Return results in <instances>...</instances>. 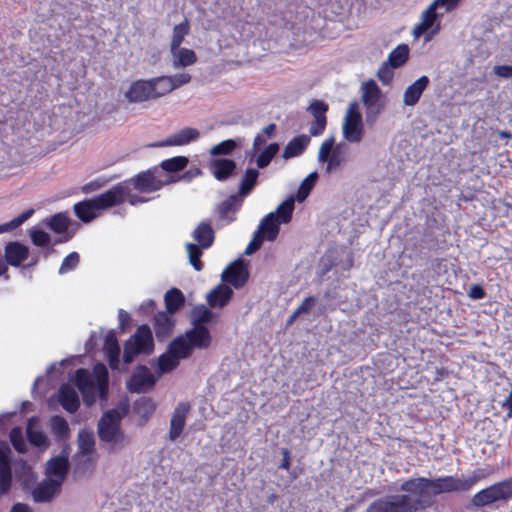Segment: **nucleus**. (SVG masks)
<instances>
[{"instance_id":"9b49d317","label":"nucleus","mask_w":512,"mask_h":512,"mask_svg":"<svg viewBox=\"0 0 512 512\" xmlns=\"http://www.w3.org/2000/svg\"><path fill=\"white\" fill-rule=\"evenodd\" d=\"M157 380L146 365L140 364L128 380L127 389L131 393H145L155 386Z\"/></svg>"},{"instance_id":"f8f14e48","label":"nucleus","mask_w":512,"mask_h":512,"mask_svg":"<svg viewBox=\"0 0 512 512\" xmlns=\"http://www.w3.org/2000/svg\"><path fill=\"white\" fill-rule=\"evenodd\" d=\"M70 382L79 390L87 407H91L96 402V392L89 370L78 368L70 377Z\"/></svg>"},{"instance_id":"4be33fe9","label":"nucleus","mask_w":512,"mask_h":512,"mask_svg":"<svg viewBox=\"0 0 512 512\" xmlns=\"http://www.w3.org/2000/svg\"><path fill=\"white\" fill-rule=\"evenodd\" d=\"M156 410V404L152 398L141 396L132 405V412L138 417L136 425L144 427Z\"/></svg>"},{"instance_id":"473e14b6","label":"nucleus","mask_w":512,"mask_h":512,"mask_svg":"<svg viewBox=\"0 0 512 512\" xmlns=\"http://www.w3.org/2000/svg\"><path fill=\"white\" fill-rule=\"evenodd\" d=\"M167 349L173 353L179 360L189 358L194 349L185 337V334L178 335L168 345Z\"/></svg>"},{"instance_id":"0e129e2a","label":"nucleus","mask_w":512,"mask_h":512,"mask_svg":"<svg viewBox=\"0 0 512 512\" xmlns=\"http://www.w3.org/2000/svg\"><path fill=\"white\" fill-rule=\"evenodd\" d=\"M336 262L332 256L324 255L320 260V269L318 271V276L323 278L328 272H330L335 266Z\"/></svg>"},{"instance_id":"bb28decb","label":"nucleus","mask_w":512,"mask_h":512,"mask_svg":"<svg viewBox=\"0 0 512 512\" xmlns=\"http://www.w3.org/2000/svg\"><path fill=\"white\" fill-rule=\"evenodd\" d=\"M175 320L170 314L160 311L154 316V331L159 342L166 341L173 333Z\"/></svg>"},{"instance_id":"20e7f679","label":"nucleus","mask_w":512,"mask_h":512,"mask_svg":"<svg viewBox=\"0 0 512 512\" xmlns=\"http://www.w3.org/2000/svg\"><path fill=\"white\" fill-rule=\"evenodd\" d=\"M114 411H105L97 424L99 440L109 445V451H120L130 444L129 437L121 428L119 419L114 418Z\"/></svg>"},{"instance_id":"680f3d73","label":"nucleus","mask_w":512,"mask_h":512,"mask_svg":"<svg viewBox=\"0 0 512 512\" xmlns=\"http://www.w3.org/2000/svg\"><path fill=\"white\" fill-rule=\"evenodd\" d=\"M335 145V139L333 136L326 139L322 144L318 152V161L321 163H325L327 160V155L333 151Z\"/></svg>"},{"instance_id":"f257e3e1","label":"nucleus","mask_w":512,"mask_h":512,"mask_svg":"<svg viewBox=\"0 0 512 512\" xmlns=\"http://www.w3.org/2000/svg\"><path fill=\"white\" fill-rule=\"evenodd\" d=\"M486 477L483 469H475L469 476L444 475L438 477L416 476L404 479L400 493L386 494L375 499L366 512H425L432 508L439 495L468 493Z\"/></svg>"},{"instance_id":"37998d69","label":"nucleus","mask_w":512,"mask_h":512,"mask_svg":"<svg viewBox=\"0 0 512 512\" xmlns=\"http://www.w3.org/2000/svg\"><path fill=\"white\" fill-rule=\"evenodd\" d=\"M319 178V175L316 171L311 172L308 174L303 181L301 182L296 194L294 195L296 197V200L301 203L307 199V197L310 195L311 191L313 190L314 186L316 185V182Z\"/></svg>"},{"instance_id":"052dcab7","label":"nucleus","mask_w":512,"mask_h":512,"mask_svg":"<svg viewBox=\"0 0 512 512\" xmlns=\"http://www.w3.org/2000/svg\"><path fill=\"white\" fill-rule=\"evenodd\" d=\"M393 69L394 68L390 67V65L386 64V62H383L378 69L377 77L383 85H389L392 82L394 77Z\"/></svg>"},{"instance_id":"bf43d9fd","label":"nucleus","mask_w":512,"mask_h":512,"mask_svg":"<svg viewBox=\"0 0 512 512\" xmlns=\"http://www.w3.org/2000/svg\"><path fill=\"white\" fill-rule=\"evenodd\" d=\"M201 174H202V171L200 168L191 167L189 170L183 172L182 174H180L178 176H168L166 178V182H169V184L175 183L178 181L190 182L192 179H194L195 177H197Z\"/></svg>"},{"instance_id":"2f4dec72","label":"nucleus","mask_w":512,"mask_h":512,"mask_svg":"<svg viewBox=\"0 0 512 512\" xmlns=\"http://www.w3.org/2000/svg\"><path fill=\"white\" fill-rule=\"evenodd\" d=\"M189 164V159L186 156H175L160 163L159 169L162 173L165 172L168 176H178L179 173L186 169Z\"/></svg>"},{"instance_id":"5fc2aeb1","label":"nucleus","mask_w":512,"mask_h":512,"mask_svg":"<svg viewBox=\"0 0 512 512\" xmlns=\"http://www.w3.org/2000/svg\"><path fill=\"white\" fill-rule=\"evenodd\" d=\"M237 143L233 139L224 140L210 149V155L212 156H226L232 154L236 149Z\"/></svg>"},{"instance_id":"13d9d810","label":"nucleus","mask_w":512,"mask_h":512,"mask_svg":"<svg viewBox=\"0 0 512 512\" xmlns=\"http://www.w3.org/2000/svg\"><path fill=\"white\" fill-rule=\"evenodd\" d=\"M340 145H337V147L331 151L329 155H327V160L325 163H327L326 166V172L331 173L332 171L336 170L338 167H340L343 163V158L340 154Z\"/></svg>"},{"instance_id":"7ed1b4c3","label":"nucleus","mask_w":512,"mask_h":512,"mask_svg":"<svg viewBox=\"0 0 512 512\" xmlns=\"http://www.w3.org/2000/svg\"><path fill=\"white\" fill-rule=\"evenodd\" d=\"M512 499V476L496 482L473 495L466 508L479 511L484 507H492L496 503H507Z\"/></svg>"},{"instance_id":"f3484780","label":"nucleus","mask_w":512,"mask_h":512,"mask_svg":"<svg viewBox=\"0 0 512 512\" xmlns=\"http://www.w3.org/2000/svg\"><path fill=\"white\" fill-rule=\"evenodd\" d=\"M30 256L29 247L19 241H10L4 248V263L8 266L20 267Z\"/></svg>"},{"instance_id":"864d4df0","label":"nucleus","mask_w":512,"mask_h":512,"mask_svg":"<svg viewBox=\"0 0 512 512\" xmlns=\"http://www.w3.org/2000/svg\"><path fill=\"white\" fill-rule=\"evenodd\" d=\"M9 438L13 448L20 454H25L28 450L26 440L23 436L21 427H13L9 433Z\"/></svg>"},{"instance_id":"2eb2a0df","label":"nucleus","mask_w":512,"mask_h":512,"mask_svg":"<svg viewBox=\"0 0 512 512\" xmlns=\"http://www.w3.org/2000/svg\"><path fill=\"white\" fill-rule=\"evenodd\" d=\"M61 489L59 481L46 477L33 488L31 495L36 503H49L60 494Z\"/></svg>"},{"instance_id":"09e8293b","label":"nucleus","mask_w":512,"mask_h":512,"mask_svg":"<svg viewBox=\"0 0 512 512\" xmlns=\"http://www.w3.org/2000/svg\"><path fill=\"white\" fill-rule=\"evenodd\" d=\"M28 235L33 245L45 249V247L52 245V238L43 229L33 226L28 230Z\"/></svg>"},{"instance_id":"ddd939ff","label":"nucleus","mask_w":512,"mask_h":512,"mask_svg":"<svg viewBox=\"0 0 512 512\" xmlns=\"http://www.w3.org/2000/svg\"><path fill=\"white\" fill-rule=\"evenodd\" d=\"M248 264L241 259L231 262L222 272L221 280L235 289H241L249 279Z\"/></svg>"},{"instance_id":"7c9ffc66","label":"nucleus","mask_w":512,"mask_h":512,"mask_svg":"<svg viewBox=\"0 0 512 512\" xmlns=\"http://www.w3.org/2000/svg\"><path fill=\"white\" fill-rule=\"evenodd\" d=\"M243 198L237 193L230 195L217 206V212L220 219H228V222L235 220V217L229 218V213H236L243 204Z\"/></svg>"},{"instance_id":"f704fd0d","label":"nucleus","mask_w":512,"mask_h":512,"mask_svg":"<svg viewBox=\"0 0 512 512\" xmlns=\"http://www.w3.org/2000/svg\"><path fill=\"white\" fill-rule=\"evenodd\" d=\"M260 173L256 168H247L241 178L237 194L243 199L248 196L258 183Z\"/></svg>"},{"instance_id":"e433bc0d","label":"nucleus","mask_w":512,"mask_h":512,"mask_svg":"<svg viewBox=\"0 0 512 512\" xmlns=\"http://www.w3.org/2000/svg\"><path fill=\"white\" fill-rule=\"evenodd\" d=\"M166 313L174 314L179 311L185 304V296L178 288L169 289L164 296Z\"/></svg>"},{"instance_id":"a211bd4d","label":"nucleus","mask_w":512,"mask_h":512,"mask_svg":"<svg viewBox=\"0 0 512 512\" xmlns=\"http://www.w3.org/2000/svg\"><path fill=\"white\" fill-rule=\"evenodd\" d=\"M199 137L200 133L196 128L185 127L166 139L151 144L150 147L183 146L196 141Z\"/></svg>"},{"instance_id":"774afa93","label":"nucleus","mask_w":512,"mask_h":512,"mask_svg":"<svg viewBox=\"0 0 512 512\" xmlns=\"http://www.w3.org/2000/svg\"><path fill=\"white\" fill-rule=\"evenodd\" d=\"M105 359L112 370H118L120 365V349L104 352Z\"/></svg>"},{"instance_id":"de8ad7c7","label":"nucleus","mask_w":512,"mask_h":512,"mask_svg":"<svg viewBox=\"0 0 512 512\" xmlns=\"http://www.w3.org/2000/svg\"><path fill=\"white\" fill-rule=\"evenodd\" d=\"M280 145L276 142L267 145L256 158V165L259 169L266 168L272 159L278 154Z\"/></svg>"},{"instance_id":"c9c22d12","label":"nucleus","mask_w":512,"mask_h":512,"mask_svg":"<svg viewBox=\"0 0 512 512\" xmlns=\"http://www.w3.org/2000/svg\"><path fill=\"white\" fill-rule=\"evenodd\" d=\"M193 237L198 245L204 248H210L214 243L215 233L209 223L202 221L193 231Z\"/></svg>"},{"instance_id":"0eeeda50","label":"nucleus","mask_w":512,"mask_h":512,"mask_svg":"<svg viewBox=\"0 0 512 512\" xmlns=\"http://www.w3.org/2000/svg\"><path fill=\"white\" fill-rule=\"evenodd\" d=\"M342 131L348 142L359 143L363 139L364 125L358 102L353 101L349 104Z\"/></svg>"},{"instance_id":"c85d7f7f","label":"nucleus","mask_w":512,"mask_h":512,"mask_svg":"<svg viewBox=\"0 0 512 512\" xmlns=\"http://www.w3.org/2000/svg\"><path fill=\"white\" fill-rule=\"evenodd\" d=\"M37 423V417L28 420L26 427L27 440L33 447L45 450L50 446V441L44 431L37 427Z\"/></svg>"},{"instance_id":"4468645a","label":"nucleus","mask_w":512,"mask_h":512,"mask_svg":"<svg viewBox=\"0 0 512 512\" xmlns=\"http://www.w3.org/2000/svg\"><path fill=\"white\" fill-rule=\"evenodd\" d=\"M446 233L445 227L432 226L425 228L423 235L419 242V252L427 258V253L430 251H439L444 248Z\"/></svg>"},{"instance_id":"6e6552de","label":"nucleus","mask_w":512,"mask_h":512,"mask_svg":"<svg viewBox=\"0 0 512 512\" xmlns=\"http://www.w3.org/2000/svg\"><path fill=\"white\" fill-rule=\"evenodd\" d=\"M162 172L158 167L148 169L138 173L129 181L132 183L134 189L142 193H151L160 190L163 186L168 185L166 178L162 179Z\"/></svg>"},{"instance_id":"6e6d98bb","label":"nucleus","mask_w":512,"mask_h":512,"mask_svg":"<svg viewBox=\"0 0 512 512\" xmlns=\"http://www.w3.org/2000/svg\"><path fill=\"white\" fill-rule=\"evenodd\" d=\"M329 110V105L323 101L318 99H313L309 106L307 107V111L314 117L319 119H327L326 113Z\"/></svg>"},{"instance_id":"b1692460","label":"nucleus","mask_w":512,"mask_h":512,"mask_svg":"<svg viewBox=\"0 0 512 512\" xmlns=\"http://www.w3.org/2000/svg\"><path fill=\"white\" fill-rule=\"evenodd\" d=\"M184 334L194 350L207 349L212 341L210 330L205 325L193 326L186 330Z\"/></svg>"},{"instance_id":"412c9836","label":"nucleus","mask_w":512,"mask_h":512,"mask_svg":"<svg viewBox=\"0 0 512 512\" xmlns=\"http://www.w3.org/2000/svg\"><path fill=\"white\" fill-rule=\"evenodd\" d=\"M10 448L4 447V450H0V496L9 493L12 487V464L10 459Z\"/></svg>"},{"instance_id":"aec40b11","label":"nucleus","mask_w":512,"mask_h":512,"mask_svg":"<svg viewBox=\"0 0 512 512\" xmlns=\"http://www.w3.org/2000/svg\"><path fill=\"white\" fill-rule=\"evenodd\" d=\"M210 170L218 181H226L237 173V163L230 158H213L209 162Z\"/></svg>"},{"instance_id":"f03ea898","label":"nucleus","mask_w":512,"mask_h":512,"mask_svg":"<svg viewBox=\"0 0 512 512\" xmlns=\"http://www.w3.org/2000/svg\"><path fill=\"white\" fill-rule=\"evenodd\" d=\"M128 193L129 189L118 183L102 194L76 203L74 213L83 223H89L98 217L99 211L121 204Z\"/></svg>"},{"instance_id":"cd10ccee","label":"nucleus","mask_w":512,"mask_h":512,"mask_svg":"<svg viewBox=\"0 0 512 512\" xmlns=\"http://www.w3.org/2000/svg\"><path fill=\"white\" fill-rule=\"evenodd\" d=\"M281 224H283V222L276 218V213H268L260 221L256 234H259L267 241H274L279 235Z\"/></svg>"},{"instance_id":"69168bd1","label":"nucleus","mask_w":512,"mask_h":512,"mask_svg":"<svg viewBox=\"0 0 512 512\" xmlns=\"http://www.w3.org/2000/svg\"><path fill=\"white\" fill-rule=\"evenodd\" d=\"M120 349L119 342L117 339L116 332L114 330H110L105 338H104V352L106 351H112V350H118Z\"/></svg>"},{"instance_id":"603ef678","label":"nucleus","mask_w":512,"mask_h":512,"mask_svg":"<svg viewBox=\"0 0 512 512\" xmlns=\"http://www.w3.org/2000/svg\"><path fill=\"white\" fill-rule=\"evenodd\" d=\"M35 210L29 208L7 223L0 224V234L13 231L33 216Z\"/></svg>"},{"instance_id":"79ce46f5","label":"nucleus","mask_w":512,"mask_h":512,"mask_svg":"<svg viewBox=\"0 0 512 512\" xmlns=\"http://www.w3.org/2000/svg\"><path fill=\"white\" fill-rule=\"evenodd\" d=\"M180 360L168 349L157 358L156 372L159 376L176 369Z\"/></svg>"},{"instance_id":"dca6fc26","label":"nucleus","mask_w":512,"mask_h":512,"mask_svg":"<svg viewBox=\"0 0 512 512\" xmlns=\"http://www.w3.org/2000/svg\"><path fill=\"white\" fill-rule=\"evenodd\" d=\"M125 98L129 103H142L155 100L153 84L150 79H139L132 82L129 89L125 92Z\"/></svg>"},{"instance_id":"8fccbe9b","label":"nucleus","mask_w":512,"mask_h":512,"mask_svg":"<svg viewBox=\"0 0 512 512\" xmlns=\"http://www.w3.org/2000/svg\"><path fill=\"white\" fill-rule=\"evenodd\" d=\"M205 248L195 243H187L186 250L188 253L189 263L196 271H201L204 267L201 257Z\"/></svg>"},{"instance_id":"a18cd8bd","label":"nucleus","mask_w":512,"mask_h":512,"mask_svg":"<svg viewBox=\"0 0 512 512\" xmlns=\"http://www.w3.org/2000/svg\"><path fill=\"white\" fill-rule=\"evenodd\" d=\"M150 81L153 84L155 100L174 90V85H172V79H170V76H158L150 78Z\"/></svg>"},{"instance_id":"c03bdc74","label":"nucleus","mask_w":512,"mask_h":512,"mask_svg":"<svg viewBox=\"0 0 512 512\" xmlns=\"http://www.w3.org/2000/svg\"><path fill=\"white\" fill-rule=\"evenodd\" d=\"M295 201H297L296 197L294 195H290L278 205L275 211H272L271 213H276V218L280 219L283 224H287L292 219Z\"/></svg>"},{"instance_id":"e2e57ef3","label":"nucleus","mask_w":512,"mask_h":512,"mask_svg":"<svg viewBox=\"0 0 512 512\" xmlns=\"http://www.w3.org/2000/svg\"><path fill=\"white\" fill-rule=\"evenodd\" d=\"M93 388L96 392V398L100 400H107L108 397V383L107 378L93 379Z\"/></svg>"},{"instance_id":"a19ab883","label":"nucleus","mask_w":512,"mask_h":512,"mask_svg":"<svg viewBox=\"0 0 512 512\" xmlns=\"http://www.w3.org/2000/svg\"><path fill=\"white\" fill-rule=\"evenodd\" d=\"M381 95L382 91L373 79L363 83L362 102L364 106H373L374 104H377Z\"/></svg>"},{"instance_id":"72a5a7b5","label":"nucleus","mask_w":512,"mask_h":512,"mask_svg":"<svg viewBox=\"0 0 512 512\" xmlns=\"http://www.w3.org/2000/svg\"><path fill=\"white\" fill-rule=\"evenodd\" d=\"M215 313L206 305H195L189 314L190 323L193 326L205 325L213 322Z\"/></svg>"},{"instance_id":"3c124183","label":"nucleus","mask_w":512,"mask_h":512,"mask_svg":"<svg viewBox=\"0 0 512 512\" xmlns=\"http://www.w3.org/2000/svg\"><path fill=\"white\" fill-rule=\"evenodd\" d=\"M190 31V23L187 19L177 24L173 28V36L170 44V51L176 50L182 44L184 37Z\"/></svg>"},{"instance_id":"423d86ee","label":"nucleus","mask_w":512,"mask_h":512,"mask_svg":"<svg viewBox=\"0 0 512 512\" xmlns=\"http://www.w3.org/2000/svg\"><path fill=\"white\" fill-rule=\"evenodd\" d=\"M444 8V12L454 9L447 0H434L422 13V22L414 28V36L420 37L426 35V41H429L440 30V18L444 13H437V10Z\"/></svg>"},{"instance_id":"ea45409f","label":"nucleus","mask_w":512,"mask_h":512,"mask_svg":"<svg viewBox=\"0 0 512 512\" xmlns=\"http://www.w3.org/2000/svg\"><path fill=\"white\" fill-rule=\"evenodd\" d=\"M409 53L410 48L407 44H399L389 53L385 62L389 64L390 67L398 69L406 64L409 59Z\"/></svg>"},{"instance_id":"9d476101","label":"nucleus","mask_w":512,"mask_h":512,"mask_svg":"<svg viewBox=\"0 0 512 512\" xmlns=\"http://www.w3.org/2000/svg\"><path fill=\"white\" fill-rule=\"evenodd\" d=\"M42 224L50 231L60 236L54 241L53 245L67 242L74 236V231L69 229L72 220L66 213L59 212L47 217L42 220Z\"/></svg>"},{"instance_id":"5701e85b","label":"nucleus","mask_w":512,"mask_h":512,"mask_svg":"<svg viewBox=\"0 0 512 512\" xmlns=\"http://www.w3.org/2000/svg\"><path fill=\"white\" fill-rule=\"evenodd\" d=\"M430 79L428 76L423 75L416 79L412 84H410L403 93V104L405 106L413 107L415 106L424 91L429 87Z\"/></svg>"},{"instance_id":"4d7b16f0","label":"nucleus","mask_w":512,"mask_h":512,"mask_svg":"<svg viewBox=\"0 0 512 512\" xmlns=\"http://www.w3.org/2000/svg\"><path fill=\"white\" fill-rule=\"evenodd\" d=\"M80 263V255L77 252L69 253L62 261V264L59 268V274H66L70 271H73L77 268Z\"/></svg>"},{"instance_id":"a878e982","label":"nucleus","mask_w":512,"mask_h":512,"mask_svg":"<svg viewBox=\"0 0 512 512\" xmlns=\"http://www.w3.org/2000/svg\"><path fill=\"white\" fill-rule=\"evenodd\" d=\"M234 295L233 289L221 283L214 287L206 296L207 303L211 308H223L229 304Z\"/></svg>"},{"instance_id":"338daca9","label":"nucleus","mask_w":512,"mask_h":512,"mask_svg":"<svg viewBox=\"0 0 512 512\" xmlns=\"http://www.w3.org/2000/svg\"><path fill=\"white\" fill-rule=\"evenodd\" d=\"M326 125L327 119H319V117L314 118V121L311 123L309 128V136L316 137L321 135L324 132Z\"/></svg>"},{"instance_id":"393cba45","label":"nucleus","mask_w":512,"mask_h":512,"mask_svg":"<svg viewBox=\"0 0 512 512\" xmlns=\"http://www.w3.org/2000/svg\"><path fill=\"white\" fill-rule=\"evenodd\" d=\"M57 400L62 408L70 414L78 411L80 398L78 392L68 384H62L57 393Z\"/></svg>"},{"instance_id":"39448f33","label":"nucleus","mask_w":512,"mask_h":512,"mask_svg":"<svg viewBox=\"0 0 512 512\" xmlns=\"http://www.w3.org/2000/svg\"><path fill=\"white\" fill-rule=\"evenodd\" d=\"M155 344L153 334L148 324L140 325L135 333L124 344L123 362L131 364L139 355H151Z\"/></svg>"},{"instance_id":"4c0bfd02","label":"nucleus","mask_w":512,"mask_h":512,"mask_svg":"<svg viewBox=\"0 0 512 512\" xmlns=\"http://www.w3.org/2000/svg\"><path fill=\"white\" fill-rule=\"evenodd\" d=\"M51 432L56 441L66 442L70 437V428L67 420L61 415H54L50 418Z\"/></svg>"},{"instance_id":"58836bf2","label":"nucleus","mask_w":512,"mask_h":512,"mask_svg":"<svg viewBox=\"0 0 512 512\" xmlns=\"http://www.w3.org/2000/svg\"><path fill=\"white\" fill-rule=\"evenodd\" d=\"M173 56V67L184 68L197 62V55L192 49L178 47L171 51Z\"/></svg>"},{"instance_id":"49530a36","label":"nucleus","mask_w":512,"mask_h":512,"mask_svg":"<svg viewBox=\"0 0 512 512\" xmlns=\"http://www.w3.org/2000/svg\"><path fill=\"white\" fill-rule=\"evenodd\" d=\"M77 443L81 454H92L95 449V438L93 432L85 429L80 430L77 437Z\"/></svg>"},{"instance_id":"c756f323","label":"nucleus","mask_w":512,"mask_h":512,"mask_svg":"<svg viewBox=\"0 0 512 512\" xmlns=\"http://www.w3.org/2000/svg\"><path fill=\"white\" fill-rule=\"evenodd\" d=\"M310 141V136L306 134L295 136L286 144L282 153V157L285 160H288L302 155L305 152Z\"/></svg>"},{"instance_id":"1a4fd4ad","label":"nucleus","mask_w":512,"mask_h":512,"mask_svg":"<svg viewBox=\"0 0 512 512\" xmlns=\"http://www.w3.org/2000/svg\"><path fill=\"white\" fill-rule=\"evenodd\" d=\"M69 455L70 447L65 443L60 453L47 461V477H52L54 481H59L63 485L70 469Z\"/></svg>"},{"instance_id":"6ab92c4d","label":"nucleus","mask_w":512,"mask_h":512,"mask_svg":"<svg viewBox=\"0 0 512 512\" xmlns=\"http://www.w3.org/2000/svg\"><path fill=\"white\" fill-rule=\"evenodd\" d=\"M190 409L191 405L188 402H180L175 407L170 419L169 439L171 441H175L181 436Z\"/></svg>"}]
</instances>
